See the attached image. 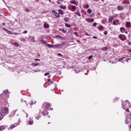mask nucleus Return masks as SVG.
<instances>
[{
	"mask_svg": "<svg viewBox=\"0 0 131 131\" xmlns=\"http://www.w3.org/2000/svg\"><path fill=\"white\" fill-rule=\"evenodd\" d=\"M130 106L129 103H128L127 100L125 101L122 104V107L124 109H125L126 108H128Z\"/></svg>",
	"mask_w": 131,
	"mask_h": 131,
	"instance_id": "nucleus-1",
	"label": "nucleus"
},
{
	"mask_svg": "<svg viewBox=\"0 0 131 131\" xmlns=\"http://www.w3.org/2000/svg\"><path fill=\"white\" fill-rule=\"evenodd\" d=\"M117 9L119 11L122 10L124 9V8L123 7L118 6L117 7Z\"/></svg>",
	"mask_w": 131,
	"mask_h": 131,
	"instance_id": "nucleus-2",
	"label": "nucleus"
},
{
	"mask_svg": "<svg viewBox=\"0 0 131 131\" xmlns=\"http://www.w3.org/2000/svg\"><path fill=\"white\" fill-rule=\"evenodd\" d=\"M50 106V104L49 103H48L46 105V107L47 109L49 110H52V108H50L49 107Z\"/></svg>",
	"mask_w": 131,
	"mask_h": 131,
	"instance_id": "nucleus-3",
	"label": "nucleus"
},
{
	"mask_svg": "<svg viewBox=\"0 0 131 131\" xmlns=\"http://www.w3.org/2000/svg\"><path fill=\"white\" fill-rule=\"evenodd\" d=\"M3 113H6L8 111V109L7 108H3L2 110Z\"/></svg>",
	"mask_w": 131,
	"mask_h": 131,
	"instance_id": "nucleus-4",
	"label": "nucleus"
},
{
	"mask_svg": "<svg viewBox=\"0 0 131 131\" xmlns=\"http://www.w3.org/2000/svg\"><path fill=\"white\" fill-rule=\"evenodd\" d=\"M47 46L51 48H54L55 47L54 45H50V44H48L47 45Z\"/></svg>",
	"mask_w": 131,
	"mask_h": 131,
	"instance_id": "nucleus-5",
	"label": "nucleus"
},
{
	"mask_svg": "<svg viewBox=\"0 0 131 131\" xmlns=\"http://www.w3.org/2000/svg\"><path fill=\"white\" fill-rule=\"evenodd\" d=\"M70 2L71 4H74L76 5H77L78 4V2L74 1H70Z\"/></svg>",
	"mask_w": 131,
	"mask_h": 131,
	"instance_id": "nucleus-6",
	"label": "nucleus"
},
{
	"mask_svg": "<svg viewBox=\"0 0 131 131\" xmlns=\"http://www.w3.org/2000/svg\"><path fill=\"white\" fill-rule=\"evenodd\" d=\"M114 18V17L113 16H111L109 19H108V20L109 22H111L113 20Z\"/></svg>",
	"mask_w": 131,
	"mask_h": 131,
	"instance_id": "nucleus-7",
	"label": "nucleus"
},
{
	"mask_svg": "<svg viewBox=\"0 0 131 131\" xmlns=\"http://www.w3.org/2000/svg\"><path fill=\"white\" fill-rule=\"evenodd\" d=\"M126 25L127 27H131L130 23L129 22H127L126 23Z\"/></svg>",
	"mask_w": 131,
	"mask_h": 131,
	"instance_id": "nucleus-8",
	"label": "nucleus"
},
{
	"mask_svg": "<svg viewBox=\"0 0 131 131\" xmlns=\"http://www.w3.org/2000/svg\"><path fill=\"white\" fill-rule=\"evenodd\" d=\"M3 30H4L5 31H6V32L9 34H11V33H12L11 32L7 30L6 29V28H4L3 29Z\"/></svg>",
	"mask_w": 131,
	"mask_h": 131,
	"instance_id": "nucleus-9",
	"label": "nucleus"
},
{
	"mask_svg": "<svg viewBox=\"0 0 131 131\" xmlns=\"http://www.w3.org/2000/svg\"><path fill=\"white\" fill-rule=\"evenodd\" d=\"M16 126H15V125H11L9 127V128H8V130L9 129H13V128Z\"/></svg>",
	"mask_w": 131,
	"mask_h": 131,
	"instance_id": "nucleus-10",
	"label": "nucleus"
},
{
	"mask_svg": "<svg viewBox=\"0 0 131 131\" xmlns=\"http://www.w3.org/2000/svg\"><path fill=\"white\" fill-rule=\"evenodd\" d=\"M58 12L61 14H64V12L61 10L60 9L59 10Z\"/></svg>",
	"mask_w": 131,
	"mask_h": 131,
	"instance_id": "nucleus-11",
	"label": "nucleus"
},
{
	"mask_svg": "<svg viewBox=\"0 0 131 131\" xmlns=\"http://www.w3.org/2000/svg\"><path fill=\"white\" fill-rule=\"evenodd\" d=\"M39 63H32L31 64V65L34 66H37L39 65Z\"/></svg>",
	"mask_w": 131,
	"mask_h": 131,
	"instance_id": "nucleus-12",
	"label": "nucleus"
},
{
	"mask_svg": "<svg viewBox=\"0 0 131 131\" xmlns=\"http://www.w3.org/2000/svg\"><path fill=\"white\" fill-rule=\"evenodd\" d=\"M44 27L47 28L49 27V25L48 24H44Z\"/></svg>",
	"mask_w": 131,
	"mask_h": 131,
	"instance_id": "nucleus-13",
	"label": "nucleus"
},
{
	"mask_svg": "<svg viewBox=\"0 0 131 131\" xmlns=\"http://www.w3.org/2000/svg\"><path fill=\"white\" fill-rule=\"evenodd\" d=\"M87 12L89 13H91L92 12V10L90 9H89L88 10Z\"/></svg>",
	"mask_w": 131,
	"mask_h": 131,
	"instance_id": "nucleus-14",
	"label": "nucleus"
},
{
	"mask_svg": "<svg viewBox=\"0 0 131 131\" xmlns=\"http://www.w3.org/2000/svg\"><path fill=\"white\" fill-rule=\"evenodd\" d=\"M4 128V127L3 126H0V131L3 130Z\"/></svg>",
	"mask_w": 131,
	"mask_h": 131,
	"instance_id": "nucleus-15",
	"label": "nucleus"
},
{
	"mask_svg": "<svg viewBox=\"0 0 131 131\" xmlns=\"http://www.w3.org/2000/svg\"><path fill=\"white\" fill-rule=\"evenodd\" d=\"M28 123L30 125H31L32 124H33V121H28Z\"/></svg>",
	"mask_w": 131,
	"mask_h": 131,
	"instance_id": "nucleus-16",
	"label": "nucleus"
},
{
	"mask_svg": "<svg viewBox=\"0 0 131 131\" xmlns=\"http://www.w3.org/2000/svg\"><path fill=\"white\" fill-rule=\"evenodd\" d=\"M4 93L5 95H7L8 93V90H7L4 91Z\"/></svg>",
	"mask_w": 131,
	"mask_h": 131,
	"instance_id": "nucleus-17",
	"label": "nucleus"
},
{
	"mask_svg": "<svg viewBox=\"0 0 131 131\" xmlns=\"http://www.w3.org/2000/svg\"><path fill=\"white\" fill-rule=\"evenodd\" d=\"M123 29L124 28L123 27H121L120 28V30L122 32H124Z\"/></svg>",
	"mask_w": 131,
	"mask_h": 131,
	"instance_id": "nucleus-18",
	"label": "nucleus"
},
{
	"mask_svg": "<svg viewBox=\"0 0 131 131\" xmlns=\"http://www.w3.org/2000/svg\"><path fill=\"white\" fill-rule=\"evenodd\" d=\"M60 14L59 13H56L55 14V16L58 18H59Z\"/></svg>",
	"mask_w": 131,
	"mask_h": 131,
	"instance_id": "nucleus-19",
	"label": "nucleus"
},
{
	"mask_svg": "<svg viewBox=\"0 0 131 131\" xmlns=\"http://www.w3.org/2000/svg\"><path fill=\"white\" fill-rule=\"evenodd\" d=\"M54 46H55V47H56V48H58L59 47H60V46H61V45L60 44H57L56 45H55Z\"/></svg>",
	"mask_w": 131,
	"mask_h": 131,
	"instance_id": "nucleus-20",
	"label": "nucleus"
},
{
	"mask_svg": "<svg viewBox=\"0 0 131 131\" xmlns=\"http://www.w3.org/2000/svg\"><path fill=\"white\" fill-rule=\"evenodd\" d=\"M60 8H63V9H65L66 8V6H63L62 5H61L60 6Z\"/></svg>",
	"mask_w": 131,
	"mask_h": 131,
	"instance_id": "nucleus-21",
	"label": "nucleus"
},
{
	"mask_svg": "<svg viewBox=\"0 0 131 131\" xmlns=\"http://www.w3.org/2000/svg\"><path fill=\"white\" fill-rule=\"evenodd\" d=\"M96 69L95 67H92V68H90V69L91 70H94Z\"/></svg>",
	"mask_w": 131,
	"mask_h": 131,
	"instance_id": "nucleus-22",
	"label": "nucleus"
},
{
	"mask_svg": "<svg viewBox=\"0 0 131 131\" xmlns=\"http://www.w3.org/2000/svg\"><path fill=\"white\" fill-rule=\"evenodd\" d=\"M66 42H63L62 43V44H60L61 45V46H64V45H66Z\"/></svg>",
	"mask_w": 131,
	"mask_h": 131,
	"instance_id": "nucleus-23",
	"label": "nucleus"
},
{
	"mask_svg": "<svg viewBox=\"0 0 131 131\" xmlns=\"http://www.w3.org/2000/svg\"><path fill=\"white\" fill-rule=\"evenodd\" d=\"M76 9L75 6L74 5H73L72 6V9L73 10H74Z\"/></svg>",
	"mask_w": 131,
	"mask_h": 131,
	"instance_id": "nucleus-24",
	"label": "nucleus"
},
{
	"mask_svg": "<svg viewBox=\"0 0 131 131\" xmlns=\"http://www.w3.org/2000/svg\"><path fill=\"white\" fill-rule=\"evenodd\" d=\"M68 18H65L63 19L65 21H67V22L68 21Z\"/></svg>",
	"mask_w": 131,
	"mask_h": 131,
	"instance_id": "nucleus-25",
	"label": "nucleus"
},
{
	"mask_svg": "<svg viewBox=\"0 0 131 131\" xmlns=\"http://www.w3.org/2000/svg\"><path fill=\"white\" fill-rule=\"evenodd\" d=\"M65 26L67 27L68 28H70L71 27V26L70 25L68 24H66L65 25Z\"/></svg>",
	"mask_w": 131,
	"mask_h": 131,
	"instance_id": "nucleus-26",
	"label": "nucleus"
},
{
	"mask_svg": "<svg viewBox=\"0 0 131 131\" xmlns=\"http://www.w3.org/2000/svg\"><path fill=\"white\" fill-rule=\"evenodd\" d=\"M11 34H15V35H17V34L19 35L20 34L18 33H17V32H14L13 33H11Z\"/></svg>",
	"mask_w": 131,
	"mask_h": 131,
	"instance_id": "nucleus-27",
	"label": "nucleus"
},
{
	"mask_svg": "<svg viewBox=\"0 0 131 131\" xmlns=\"http://www.w3.org/2000/svg\"><path fill=\"white\" fill-rule=\"evenodd\" d=\"M56 37L57 38H61L62 37L60 35H58L56 36Z\"/></svg>",
	"mask_w": 131,
	"mask_h": 131,
	"instance_id": "nucleus-28",
	"label": "nucleus"
},
{
	"mask_svg": "<svg viewBox=\"0 0 131 131\" xmlns=\"http://www.w3.org/2000/svg\"><path fill=\"white\" fill-rule=\"evenodd\" d=\"M3 117V116L2 115L1 113H0V120Z\"/></svg>",
	"mask_w": 131,
	"mask_h": 131,
	"instance_id": "nucleus-29",
	"label": "nucleus"
},
{
	"mask_svg": "<svg viewBox=\"0 0 131 131\" xmlns=\"http://www.w3.org/2000/svg\"><path fill=\"white\" fill-rule=\"evenodd\" d=\"M75 13H76V14H77V15L79 16H81V15H80V13H79L76 12H75Z\"/></svg>",
	"mask_w": 131,
	"mask_h": 131,
	"instance_id": "nucleus-30",
	"label": "nucleus"
},
{
	"mask_svg": "<svg viewBox=\"0 0 131 131\" xmlns=\"http://www.w3.org/2000/svg\"><path fill=\"white\" fill-rule=\"evenodd\" d=\"M62 31L64 33H66L67 32V30H65L64 29H62Z\"/></svg>",
	"mask_w": 131,
	"mask_h": 131,
	"instance_id": "nucleus-31",
	"label": "nucleus"
},
{
	"mask_svg": "<svg viewBox=\"0 0 131 131\" xmlns=\"http://www.w3.org/2000/svg\"><path fill=\"white\" fill-rule=\"evenodd\" d=\"M41 41L43 43H46V41L44 40H41Z\"/></svg>",
	"mask_w": 131,
	"mask_h": 131,
	"instance_id": "nucleus-32",
	"label": "nucleus"
},
{
	"mask_svg": "<svg viewBox=\"0 0 131 131\" xmlns=\"http://www.w3.org/2000/svg\"><path fill=\"white\" fill-rule=\"evenodd\" d=\"M92 57H93V56L92 55L90 56H89V57L88 59L89 60H90L91 59Z\"/></svg>",
	"mask_w": 131,
	"mask_h": 131,
	"instance_id": "nucleus-33",
	"label": "nucleus"
},
{
	"mask_svg": "<svg viewBox=\"0 0 131 131\" xmlns=\"http://www.w3.org/2000/svg\"><path fill=\"white\" fill-rule=\"evenodd\" d=\"M107 47H103L102 48V50H106L107 49Z\"/></svg>",
	"mask_w": 131,
	"mask_h": 131,
	"instance_id": "nucleus-34",
	"label": "nucleus"
},
{
	"mask_svg": "<svg viewBox=\"0 0 131 131\" xmlns=\"http://www.w3.org/2000/svg\"><path fill=\"white\" fill-rule=\"evenodd\" d=\"M96 25H97V23H95L93 24V25L94 26H96Z\"/></svg>",
	"mask_w": 131,
	"mask_h": 131,
	"instance_id": "nucleus-35",
	"label": "nucleus"
},
{
	"mask_svg": "<svg viewBox=\"0 0 131 131\" xmlns=\"http://www.w3.org/2000/svg\"><path fill=\"white\" fill-rule=\"evenodd\" d=\"M40 117V116H38L36 117V119H39Z\"/></svg>",
	"mask_w": 131,
	"mask_h": 131,
	"instance_id": "nucleus-36",
	"label": "nucleus"
},
{
	"mask_svg": "<svg viewBox=\"0 0 131 131\" xmlns=\"http://www.w3.org/2000/svg\"><path fill=\"white\" fill-rule=\"evenodd\" d=\"M49 72H47L44 74V75L45 76H47L48 74H49Z\"/></svg>",
	"mask_w": 131,
	"mask_h": 131,
	"instance_id": "nucleus-37",
	"label": "nucleus"
},
{
	"mask_svg": "<svg viewBox=\"0 0 131 131\" xmlns=\"http://www.w3.org/2000/svg\"><path fill=\"white\" fill-rule=\"evenodd\" d=\"M14 44L16 46H18L19 45L17 43H15Z\"/></svg>",
	"mask_w": 131,
	"mask_h": 131,
	"instance_id": "nucleus-38",
	"label": "nucleus"
},
{
	"mask_svg": "<svg viewBox=\"0 0 131 131\" xmlns=\"http://www.w3.org/2000/svg\"><path fill=\"white\" fill-rule=\"evenodd\" d=\"M104 35H107V32L106 31H105L104 32Z\"/></svg>",
	"mask_w": 131,
	"mask_h": 131,
	"instance_id": "nucleus-39",
	"label": "nucleus"
},
{
	"mask_svg": "<svg viewBox=\"0 0 131 131\" xmlns=\"http://www.w3.org/2000/svg\"><path fill=\"white\" fill-rule=\"evenodd\" d=\"M36 101H35V103H33V102H31V103L30 104V105H31L33 104H35L36 103Z\"/></svg>",
	"mask_w": 131,
	"mask_h": 131,
	"instance_id": "nucleus-40",
	"label": "nucleus"
},
{
	"mask_svg": "<svg viewBox=\"0 0 131 131\" xmlns=\"http://www.w3.org/2000/svg\"><path fill=\"white\" fill-rule=\"evenodd\" d=\"M27 31L26 30V31H25L24 32H23V34H25V33H27Z\"/></svg>",
	"mask_w": 131,
	"mask_h": 131,
	"instance_id": "nucleus-41",
	"label": "nucleus"
},
{
	"mask_svg": "<svg viewBox=\"0 0 131 131\" xmlns=\"http://www.w3.org/2000/svg\"><path fill=\"white\" fill-rule=\"evenodd\" d=\"M57 55L58 56H62V55L60 53H58L57 54Z\"/></svg>",
	"mask_w": 131,
	"mask_h": 131,
	"instance_id": "nucleus-42",
	"label": "nucleus"
},
{
	"mask_svg": "<svg viewBox=\"0 0 131 131\" xmlns=\"http://www.w3.org/2000/svg\"><path fill=\"white\" fill-rule=\"evenodd\" d=\"M123 3L124 4H126V3H127L125 1H123Z\"/></svg>",
	"mask_w": 131,
	"mask_h": 131,
	"instance_id": "nucleus-43",
	"label": "nucleus"
},
{
	"mask_svg": "<svg viewBox=\"0 0 131 131\" xmlns=\"http://www.w3.org/2000/svg\"><path fill=\"white\" fill-rule=\"evenodd\" d=\"M113 24L114 25H115L116 24V22L115 20L113 21Z\"/></svg>",
	"mask_w": 131,
	"mask_h": 131,
	"instance_id": "nucleus-44",
	"label": "nucleus"
},
{
	"mask_svg": "<svg viewBox=\"0 0 131 131\" xmlns=\"http://www.w3.org/2000/svg\"><path fill=\"white\" fill-rule=\"evenodd\" d=\"M119 37L121 39L122 38V37L121 35H119Z\"/></svg>",
	"mask_w": 131,
	"mask_h": 131,
	"instance_id": "nucleus-45",
	"label": "nucleus"
},
{
	"mask_svg": "<svg viewBox=\"0 0 131 131\" xmlns=\"http://www.w3.org/2000/svg\"><path fill=\"white\" fill-rule=\"evenodd\" d=\"M86 21H88V22H89L90 21V19L89 18H87V19H86Z\"/></svg>",
	"mask_w": 131,
	"mask_h": 131,
	"instance_id": "nucleus-46",
	"label": "nucleus"
},
{
	"mask_svg": "<svg viewBox=\"0 0 131 131\" xmlns=\"http://www.w3.org/2000/svg\"><path fill=\"white\" fill-rule=\"evenodd\" d=\"M52 13H56V12L55 10H53L52 11Z\"/></svg>",
	"mask_w": 131,
	"mask_h": 131,
	"instance_id": "nucleus-47",
	"label": "nucleus"
},
{
	"mask_svg": "<svg viewBox=\"0 0 131 131\" xmlns=\"http://www.w3.org/2000/svg\"><path fill=\"white\" fill-rule=\"evenodd\" d=\"M102 27L101 26H100L99 27V29H102Z\"/></svg>",
	"mask_w": 131,
	"mask_h": 131,
	"instance_id": "nucleus-48",
	"label": "nucleus"
},
{
	"mask_svg": "<svg viewBox=\"0 0 131 131\" xmlns=\"http://www.w3.org/2000/svg\"><path fill=\"white\" fill-rule=\"evenodd\" d=\"M93 19H90V21L91 22H93Z\"/></svg>",
	"mask_w": 131,
	"mask_h": 131,
	"instance_id": "nucleus-49",
	"label": "nucleus"
},
{
	"mask_svg": "<svg viewBox=\"0 0 131 131\" xmlns=\"http://www.w3.org/2000/svg\"><path fill=\"white\" fill-rule=\"evenodd\" d=\"M34 60L35 61H40V59H35Z\"/></svg>",
	"mask_w": 131,
	"mask_h": 131,
	"instance_id": "nucleus-50",
	"label": "nucleus"
},
{
	"mask_svg": "<svg viewBox=\"0 0 131 131\" xmlns=\"http://www.w3.org/2000/svg\"><path fill=\"white\" fill-rule=\"evenodd\" d=\"M26 11L27 12H29V10L28 9H26Z\"/></svg>",
	"mask_w": 131,
	"mask_h": 131,
	"instance_id": "nucleus-51",
	"label": "nucleus"
},
{
	"mask_svg": "<svg viewBox=\"0 0 131 131\" xmlns=\"http://www.w3.org/2000/svg\"><path fill=\"white\" fill-rule=\"evenodd\" d=\"M35 38L34 37H33L32 38V40L33 41L35 42V39H34Z\"/></svg>",
	"mask_w": 131,
	"mask_h": 131,
	"instance_id": "nucleus-52",
	"label": "nucleus"
},
{
	"mask_svg": "<svg viewBox=\"0 0 131 131\" xmlns=\"http://www.w3.org/2000/svg\"><path fill=\"white\" fill-rule=\"evenodd\" d=\"M89 6L87 4V5H86V8H88L89 7Z\"/></svg>",
	"mask_w": 131,
	"mask_h": 131,
	"instance_id": "nucleus-53",
	"label": "nucleus"
},
{
	"mask_svg": "<svg viewBox=\"0 0 131 131\" xmlns=\"http://www.w3.org/2000/svg\"><path fill=\"white\" fill-rule=\"evenodd\" d=\"M77 41L78 42H79V43H80L81 42L80 41V40H77Z\"/></svg>",
	"mask_w": 131,
	"mask_h": 131,
	"instance_id": "nucleus-54",
	"label": "nucleus"
},
{
	"mask_svg": "<svg viewBox=\"0 0 131 131\" xmlns=\"http://www.w3.org/2000/svg\"><path fill=\"white\" fill-rule=\"evenodd\" d=\"M126 111L127 112H129V111L128 109H126Z\"/></svg>",
	"mask_w": 131,
	"mask_h": 131,
	"instance_id": "nucleus-55",
	"label": "nucleus"
},
{
	"mask_svg": "<svg viewBox=\"0 0 131 131\" xmlns=\"http://www.w3.org/2000/svg\"><path fill=\"white\" fill-rule=\"evenodd\" d=\"M93 38H95V39H97V37L95 36H94L93 37Z\"/></svg>",
	"mask_w": 131,
	"mask_h": 131,
	"instance_id": "nucleus-56",
	"label": "nucleus"
},
{
	"mask_svg": "<svg viewBox=\"0 0 131 131\" xmlns=\"http://www.w3.org/2000/svg\"><path fill=\"white\" fill-rule=\"evenodd\" d=\"M21 102H25V100H24V101L23 100V99H22L21 100Z\"/></svg>",
	"mask_w": 131,
	"mask_h": 131,
	"instance_id": "nucleus-57",
	"label": "nucleus"
},
{
	"mask_svg": "<svg viewBox=\"0 0 131 131\" xmlns=\"http://www.w3.org/2000/svg\"><path fill=\"white\" fill-rule=\"evenodd\" d=\"M85 34L88 36H89V35H88V34L87 33H85Z\"/></svg>",
	"mask_w": 131,
	"mask_h": 131,
	"instance_id": "nucleus-58",
	"label": "nucleus"
},
{
	"mask_svg": "<svg viewBox=\"0 0 131 131\" xmlns=\"http://www.w3.org/2000/svg\"><path fill=\"white\" fill-rule=\"evenodd\" d=\"M116 21L117 22H118L119 21V20L118 19H116Z\"/></svg>",
	"mask_w": 131,
	"mask_h": 131,
	"instance_id": "nucleus-59",
	"label": "nucleus"
},
{
	"mask_svg": "<svg viewBox=\"0 0 131 131\" xmlns=\"http://www.w3.org/2000/svg\"><path fill=\"white\" fill-rule=\"evenodd\" d=\"M50 79H48V80H47V81H48V82H49V81H50Z\"/></svg>",
	"mask_w": 131,
	"mask_h": 131,
	"instance_id": "nucleus-60",
	"label": "nucleus"
},
{
	"mask_svg": "<svg viewBox=\"0 0 131 131\" xmlns=\"http://www.w3.org/2000/svg\"><path fill=\"white\" fill-rule=\"evenodd\" d=\"M74 33H75V34H76V35H77L78 34V33L77 32H75Z\"/></svg>",
	"mask_w": 131,
	"mask_h": 131,
	"instance_id": "nucleus-61",
	"label": "nucleus"
},
{
	"mask_svg": "<svg viewBox=\"0 0 131 131\" xmlns=\"http://www.w3.org/2000/svg\"><path fill=\"white\" fill-rule=\"evenodd\" d=\"M129 52H131V49H129Z\"/></svg>",
	"mask_w": 131,
	"mask_h": 131,
	"instance_id": "nucleus-62",
	"label": "nucleus"
},
{
	"mask_svg": "<svg viewBox=\"0 0 131 131\" xmlns=\"http://www.w3.org/2000/svg\"><path fill=\"white\" fill-rule=\"evenodd\" d=\"M121 40L122 41H123L124 40V39L122 38L121 39Z\"/></svg>",
	"mask_w": 131,
	"mask_h": 131,
	"instance_id": "nucleus-63",
	"label": "nucleus"
},
{
	"mask_svg": "<svg viewBox=\"0 0 131 131\" xmlns=\"http://www.w3.org/2000/svg\"><path fill=\"white\" fill-rule=\"evenodd\" d=\"M5 23H2L3 25H5Z\"/></svg>",
	"mask_w": 131,
	"mask_h": 131,
	"instance_id": "nucleus-64",
	"label": "nucleus"
}]
</instances>
